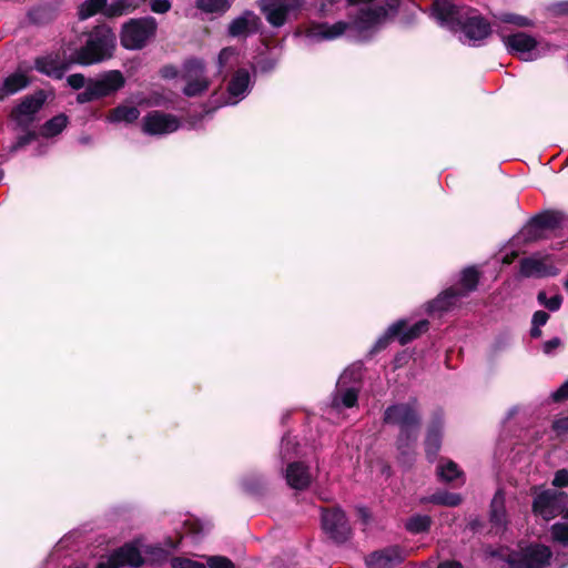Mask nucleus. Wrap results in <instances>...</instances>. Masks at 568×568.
Masks as SVG:
<instances>
[{
	"instance_id": "40",
	"label": "nucleus",
	"mask_w": 568,
	"mask_h": 568,
	"mask_svg": "<svg viewBox=\"0 0 568 568\" xmlns=\"http://www.w3.org/2000/svg\"><path fill=\"white\" fill-rule=\"evenodd\" d=\"M236 59H237V52L235 49L224 48L223 50H221L219 58H217L220 71H223L227 67H232L233 62L236 61Z\"/></svg>"
},
{
	"instance_id": "52",
	"label": "nucleus",
	"mask_w": 568,
	"mask_h": 568,
	"mask_svg": "<svg viewBox=\"0 0 568 568\" xmlns=\"http://www.w3.org/2000/svg\"><path fill=\"white\" fill-rule=\"evenodd\" d=\"M561 344V341L558 337H554L549 341H547L544 346V353L551 354L556 348H558Z\"/></svg>"
},
{
	"instance_id": "11",
	"label": "nucleus",
	"mask_w": 568,
	"mask_h": 568,
	"mask_svg": "<svg viewBox=\"0 0 568 568\" xmlns=\"http://www.w3.org/2000/svg\"><path fill=\"white\" fill-rule=\"evenodd\" d=\"M303 4L304 0H262L260 7L267 22L280 28L291 14L300 11Z\"/></svg>"
},
{
	"instance_id": "34",
	"label": "nucleus",
	"mask_w": 568,
	"mask_h": 568,
	"mask_svg": "<svg viewBox=\"0 0 568 568\" xmlns=\"http://www.w3.org/2000/svg\"><path fill=\"white\" fill-rule=\"evenodd\" d=\"M196 7L206 13H224L230 7V0H196Z\"/></svg>"
},
{
	"instance_id": "4",
	"label": "nucleus",
	"mask_w": 568,
	"mask_h": 568,
	"mask_svg": "<svg viewBox=\"0 0 568 568\" xmlns=\"http://www.w3.org/2000/svg\"><path fill=\"white\" fill-rule=\"evenodd\" d=\"M115 34L106 26H99L88 36L85 44L73 53V60L82 65L102 62L112 57Z\"/></svg>"
},
{
	"instance_id": "24",
	"label": "nucleus",
	"mask_w": 568,
	"mask_h": 568,
	"mask_svg": "<svg viewBox=\"0 0 568 568\" xmlns=\"http://www.w3.org/2000/svg\"><path fill=\"white\" fill-rule=\"evenodd\" d=\"M463 298L457 292V287H450L440 293L435 300L428 303L429 313H443L457 306Z\"/></svg>"
},
{
	"instance_id": "33",
	"label": "nucleus",
	"mask_w": 568,
	"mask_h": 568,
	"mask_svg": "<svg viewBox=\"0 0 568 568\" xmlns=\"http://www.w3.org/2000/svg\"><path fill=\"white\" fill-rule=\"evenodd\" d=\"M141 0H111L106 7L109 16H121L135 10L140 6Z\"/></svg>"
},
{
	"instance_id": "36",
	"label": "nucleus",
	"mask_w": 568,
	"mask_h": 568,
	"mask_svg": "<svg viewBox=\"0 0 568 568\" xmlns=\"http://www.w3.org/2000/svg\"><path fill=\"white\" fill-rule=\"evenodd\" d=\"M430 526V517L427 515H416L410 517L405 527L408 531L413 534H419L426 531Z\"/></svg>"
},
{
	"instance_id": "15",
	"label": "nucleus",
	"mask_w": 568,
	"mask_h": 568,
	"mask_svg": "<svg viewBox=\"0 0 568 568\" xmlns=\"http://www.w3.org/2000/svg\"><path fill=\"white\" fill-rule=\"evenodd\" d=\"M184 79L186 85L183 92L187 97L200 95L209 88V81L204 75V63L199 59L189 60L184 64Z\"/></svg>"
},
{
	"instance_id": "37",
	"label": "nucleus",
	"mask_w": 568,
	"mask_h": 568,
	"mask_svg": "<svg viewBox=\"0 0 568 568\" xmlns=\"http://www.w3.org/2000/svg\"><path fill=\"white\" fill-rule=\"evenodd\" d=\"M106 7V0H87L80 8V18L82 20L95 14Z\"/></svg>"
},
{
	"instance_id": "58",
	"label": "nucleus",
	"mask_w": 568,
	"mask_h": 568,
	"mask_svg": "<svg viewBox=\"0 0 568 568\" xmlns=\"http://www.w3.org/2000/svg\"><path fill=\"white\" fill-rule=\"evenodd\" d=\"M511 262V258H508L507 256L504 257V263H510Z\"/></svg>"
},
{
	"instance_id": "38",
	"label": "nucleus",
	"mask_w": 568,
	"mask_h": 568,
	"mask_svg": "<svg viewBox=\"0 0 568 568\" xmlns=\"http://www.w3.org/2000/svg\"><path fill=\"white\" fill-rule=\"evenodd\" d=\"M550 534L554 541L568 547V523L559 521L554 524Z\"/></svg>"
},
{
	"instance_id": "1",
	"label": "nucleus",
	"mask_w": 568,
	"mask_h": 568,
	"mask_svg": "<svg viewBox=\"0 0 568 568\" xmlns=\"http://www.w3.org/2000/svg\"><path fill=\"white\" fill-rule=\"evenodd\" d=\"M351 6H361L355 19L348 23H317L307 30L313 41H331L347 33L358 41L366 40L389 16H393L399 0H347Z\"/></svg>"
},
{
	"instance_id": "56",
	"label": "nucleus",
	"mask_w": 568,
	"mask_h": 568,
	"mask_svg": "<svg viewBox=\"0 0 568 568\" xmlns=\"http://www.w3.org/2000/svg\"><path fill=\"white\" fill-rule=\"evenodd\" d=\"M190 568H206L204 564L202 562H197V561H193L192 560V564H191V567Z\"/></svg>"
},
{
	"instance_id": "25",
	"label": "nucleus",
	"mask_w": 568,
	"mask_h": 568,
	"mask_svg": "<svg viewBox=\"0 0 568 568\" xmlns=\"http://www.w3.org/2000/svg\"><path fill=\"white\" fill-rule=\"evenodd\" d=\"M490 523L496 532L504 531L507 525V515L505 509V495L497 490L490 504Z\"/></svg>"
},
{
	"instance_id": "19",
	"label": "nucleus",
	"mask_w": 568,
	"mask_h": 568,
	"mask_svg": "<svg viewBox=\"0 0 568 568\" xmlns=\"http://www.w3.org/2000/svg\"><path fill=\"white\" fill-rule=\"evenodd\" d=\"M403 558V550L397 546H390L372 552L366 558V565L368 568H392L399 564Z\"/></svg>"
},
{
	"instance_id": "6",
	"label": "nucleus",
	"mask_w": 568,
	"mask_h": 568,
	"mask_svg": "<svg viewBox=\"0 0 568 568\" xmlns=\"http://www.w3.org/2000/svg\"><path fill=\"white\" fill-rule=\"evenodd\" d=\"M156 21L152 17L131 19L123 24L121 43L130 50L142 49L156 31Z\"/></svg>"
},
{
	"instance_id": "51",
	"label": "nucleus",
	"mask_w": 568,
	"mask_h": 568,
	"mask_svg": "<svg viewBox=\"0 0 568 568\" xmlns=\"http://www.w3.org/2000/svg\"><path fill=\"white\" fill-rule=\"evenodd\" d=\"M552 428L558 434H564V433L568 432V417H561V418L556 419L552 424Z\"/></svg>"
},
{
	"instance_id": "49",
	"label": "nucleus",
	"mask_w": 568,
	"mask_h": 568,
	"mask_svg": "<svg viewBox=\"0 0 568 568\" xmlns=\"http://www.w3.org/2000/svg\"><path fill=\"white\" fill-rule=\"evenodd\" d=\"M549 318V315L544 311H537L532 316V325L535 326H544Z\"/></svg>"
},
{
	"instance_id": "13",
	"label": "nucleus",
	"mask_w": 568,
	"mask_h": 568,
	"mask_svg": "<svg viewBox=\"0 0 568 568\" xmlns=\"http://www.w3.org/2000/svg\"><path fill=\"white\" fill-rule=\"evenodd\" d=\"M180 120L169 113L152 111L142 120V130L149 135H164L175 132L180 128Z\"/></svg>"
},
{
	"instance_id": "12",
	"label": "nucleus",
	"mask_w": 568,
	"mask_h": 568,
	"mask_svg": "<svg viewBox=\"0 0 568 568\" xmlns=\"http://www.w3.org/2000/svg\"><path fill=\"white\" fill-rule=\"evenodd\" d=\"M322 527L326 535L336 542H344L351 536L348 520L344 511L338 508L323 511Z\"/></svg>"
},
{
	"instance_id": "14",
	"label": "nucleus",
	"mask_w": 568,
	"mask_h": 568,
	"mask_svg": "<svg viewBox=\"0 0 568 568\" xmlns=\"http://www.w3.org/2000/svg\"><path fill=\"white\" fill-rule=\"evenodd\" d=\"M501 41L509 53L517 54L524 61H532L538 58L536 39L524 32L501 36Z\"/></svg>"
},
{
	"instance_id": "10",
	"label": "nucleus",
	"mask_w": 568,
	"mask_h": 568,
	"mask_svg": "<svg viewBox=\"0 0 568 568\" xmlns=\"http://www.w3.org/2000/svg\"><path fill=\"white\" fill-rule=\"evenodd\" d=\"M567 503L568 495L566 493L546 489L536 495L532 509L537 516L550 520L564 513Z\"/></svg>"
},
{
	"instance_id": "22",
	"label": "nucleus",
	"mask_w": 568,
	"mask_h": 568,
	"mask_svg": "<svg viewBox=\"0 0 568 568\" xmlns=\"http://www.w3.org/2000/svg\"><path fill=\"white\" fill-rule=\"evenodd\" d=\"M285 478L287 485L294 489H304L312 481L308 467L301 462H293L287 465Z\"/></svg>"
},
{
	"instance_id": "62",
	"label": "nucleus",
	"mask_w": 568,
	"mask_h": 568,
	"mask_svg": "<svg viewBox=\"0 0 568 568\" xmlns=\"http://www.w3.org/2000/svg\"><path fill=\"white\" fill-rule=\"evenodd\" d=\"M565 223H566V222H565V221H562V224H561V226H560L561 229H565Z\"/></svg>"
},
{
	"instance_id": "61",
	"label": "nucleus",
	"mask_w": 568,
	"mask_h": 568,
	"mask_svg": "<svg viewBox=\"0 0 568 568\" xmlns=\"http://www.w3.org/2000/svg\"><path fill=\"white\" fill-rule=\"evenodd\" d=\"M565 287H566V290L568 291V278H567V280H566V282H565Z\"/></svg>"
},
{
	"instance_id": "32",
	"label": "nucleus",
	"mask_w": 568,
	"mask_h": 568,
	"mask_svg": "<svg viewBox=\"0 0 568 568\" xmlns=\"http://www.w3.org/2000/svg\"><path fill=\"white\" fill-rule=\"evenodd\" d=\"M437 474L440 480L450 483L455 479L462 478L463 473L459 469L458 465L449 459H442L438 467Z\"/></svg>"
},
{
	"instance_id": "16",
	"label": "nucleus",
	"mask_w": 568,
	"mask_h": 568,
	"mask_svg": "<svg viewBox=\"0 0 568 568\" xmlns=\"http://www.w3.org/2000/svg\"><path fill=\"white\" fill-rule=\"evenodd\" d=\"M520 274L525 277H545L558 274L551 256L548 254H535L520 262Z\"/></svg>"
},
{
	"instance_id": "2",
	"label": "nucleus",
	"mask_w": 568,
	"mask_h": 568,
	"mask_svg": "<svg viewBox=\"0 0 568 568\" xmlns=\"http://www.w3.org/2000/svg\"><path fill=\"white\" fill-rule=\"evenodd\" d=\"M432 17L469 45H477L491 33L489 22L476 9L458 6L453 0H434Z\"/></svg>"
},
{
	"instance_id": "50",
	"label": "nucleus",
	"mask_w": 568,
	"mask_h": 568,
	"mask_svg": "<svg viewBox=\"0 0 568 568\" xmlns=\"http://www.w3.org/2000/svg\"><path fill=\"white\" fill-rule=\"evenodd\" d=\"M170 562L172 568H190L192 560L183 557H173Z\"/></svg>"
},
{
	"instance_id": "5",
	"label": "nucleus",
	"mask_w": 568,
	"mask_h": 568,
	"mask_svg": "<svg viewBox=\"0 0 568 568\" xmlns=\"http://www.w3.org/2000/svg\"><path fill=\"white\" fill-rule=\"evenodd\" d=\"M552 552L541 544H530L507 554L505 561L509 568H546L550 565Z\"/></svg>"
},
{
	"instance_id": "28",
	"label": "nucleus",
	"mask_w": 568,
	"mask_h": 568,
	"mask_svg": "<svg viewBox=\"0 0 568 568\" xmlns=\"http://www.w3.org/2000/svg\"><path fill=\"white\" fill-rule=\"evenodd\" d=\"M463 498L459 494L449 493L447 490H437L429 496L420 498V504H434L438 506L456 507L462 503Z\"/></svg>"
},
{
	"instance_id": "44",
	"label": "nucleus",
	"mask_w": 568,
	"mask_h": 568,
	"mask_svg": "<svg viewBox=\"0 0 568 568\" xmlns=\"http://www.w3.org/2000/svg\"><path fill=\"white\" fill-rule=\"evenodd\" d=\"M150 8L154 13H166L171 9L170 0H149Z\"/></svg>"
},
{
	"instance_id": "27",
	"label": "nucleus",
	"mask_w": 568,
	"mask_h": 568,
	"mask_svg": "<svg viewBox=\"0 0 568 568\" xmlns=\"http://www.w3.org/2000/svg\"><path fill=\"white\" fill-rule=\"evenodd\" d=\"M442 429H443V425L438 420V422L433 423L427 430V436H426V440H425V450H426L427 458L430 462L436 458L437 453L439 452L440 443H442Z\"/></svg>"
},
{
	"instance_id": "39",
	"label": "nucleus",
	"mask_w": 568,
	"mask_h": 568,
	"mask_svg": "<svg viewBox=\"0 0 568 568\" xmlns=\"http://www.w3.org/2000/svg\"><path fill=\"white\" fill-rule=\"evenodd\" d=\"M498 19L504 23H511L521 28L534 26V22L529 18L515 13H500Z\"/></svg>"
},
{
	"instance_id": "42",
	"label": "nucleus",
	"mask_w": 568,
	"mask_h": 568,
	"mask_svg": "<svg viewBox=\"0 0 568 568\" xmlns=\"http://www.w3.org/2000/svg\"><path fill=\"white\" fill-rule=\"evenodd\" d=\"M537 298L540 304L551 312L558 311L562 303V297L560 295H554L552 297L547 298L545 292H539Z\"/></svg>"
},
{
	"instance_id": "46",
	"label": "nucleus",
	"mask_w": 568,
	"mask_h": 568,
	"mask_svg": "<svg viewBox=\"0 0 568 568\" xmlns=\"http://www.w3.org/2000/svg\"><path fill=\"white\" fill-rule=\"evenodd\" d=\"M552 485L555 487H568V470L559 469L555 473Z\"/></svg>"
},
{
	"instance_id": "43",
	"label": "nucleus",
	"mask_w": 568,
	"mask_h": 568,
	"mask_svg": "<svg viewBox=\"0 0 568 568\" xmlns=\"http://www.w3.org/2000/svg\"><path fill=\"white\" fill-rule=\"evenodd\" d=\"M207 566L210 568H235L233 562L226 557L212 556L207 558Z\"/></svg>"
},
{
	"instance_id": "41",
	"label": "nucleus",
	"mask_w": 568,
	"mask_h": 568,
	"mask_svg": "<svg viewBox=\"0 0 568 568\" xmlns=\"http://www.w3.org/2000/svg\"><path fill=\"white\" fill-rule=\"evenodd\" d=\"M296 442L290 435H286L282 439L281 444V457L283 460L290 459L296 453Z\"/></svg>"
},
{
	"instance_id": "57",
	"label": "nucleus",
	"mask_w": 568,
	"mask_h": 568,
	"mask_svg": "<svg viewBox=\"0 0 568 568\" xmlns=\"http://www.w3.org/2000/svg\"><path fill=\"white\" fill-rule=\"evenodd\" d=\"M174 74H175V73H174L171 69H169V68H165V69L163 70V75H164V77H166V78H169V77H173Z\"/></svg>"
},
{
	"instance_id": "47",
	"label": "nucleus",
	"mask_w": 568,
	"mask_h": 568,
	"mask_svg": "<svg viewBox=\"0 0 568 568\" xmlns=\"http://www.w3.org/2000/svg\"><path fill=\"white\" fill-rule=\"evenodd\" d=\"M34 133H27L22 136H20L16 143H13L10 146V152H17L19 149L23 148L24 145L29 144L34 139Z\"/></svg>"
},
{
	"instance_id": "3",
	"label": "nucleus",
	"mask_w": 568,
	"mask_h": 568,
	"mask_svg": "<svg viewBox=\"0 0 568 568\" xmlns=\"http://www.w3.org/2000/svg\"><path fill=\"white\" fill-rule=\"evenodd\" d=\"M384 423L399 427L397 449L402 457H408L416 446L420 416L416 400L395 404L384 413Z\"/></svg>"
},
{
	"instance_id": "54",
	"label": "nucleus",
	"mask_w": 568,
	"mask_h": 568,
	"mask_svg": "<svg viewBox=\"0 0 568 568\" xmlns=\"http://www.w3.org/2000/svg\"><path fill=\"white\" fill-rule=\"evenodd\" d=\"M358 514L361 516V519L363 520V523L367 524L368 520H369V513L367 509L365 508H358Z\"/></svg>"
},
{
	"instance_id": "29",
	"label": "nucleus",
	"mask_w": 568,
	"mask_h": 568,
	"mask_svg": "<svg viewBox=\"0 0 568 568\" xmlns=\"http://www.w3.org/2000/svg\"><path fill=\"white\" fill-rule=\"evenodd\" d=\"M36 69L49 77L61 79L64 74V68L58 60L51 57L39 58L36 60Z\"/></svg>"
},
{
	"instance_id": "35",
	"label": "nucleus",
	"mask_w": 568,
	"mask_h": 568,
	"mask_svg": "<svg viewBox=\"0 0 568 568\" xmlns=\"http://www.w3.org/2000/svg\"><path fill=\"white\" fill-rule=\"evenodd\" d=\"M67 123L68 118L64 114H59L44 123L41 133L45 138L54 136L62 132Z\"/></svg>"
},
{
	"instance_id": "9",
	"label": "nucleus",
	"mask_w": 568,
	"mask_h": 568,
	"mask_svg": "<svg viewBox=\"0 0 568 568\" xmlns=\"http://www.w3.org/2000/svg\"><path fill=\"white\" fill-rule=\"evenodd\" d=\"M428 321L422 320L407 327L406 321L399 320L392 324L386 333L377 339L373 351L378 352L386 348L394 338H397L402 345H405L425 333L428 329Z\"/></svg>"
},
{
	"instance_id": "53",
	"label": "nucleus",
	"mask_w": 568,
	"mask_h": 568,
	"mask_svg": "<svg viewBox=\"0 0 568 568\" xmlns=\"http://www.w3.org/2000/svg\"><path fill=\"white\" fill-rule=\"evenodd\" d=\"M437 568H463L460 564L456 561H446L440 564Z\"/></svg>"
},
{
	"instance_id": "60",
	"label": "nucleus",
	"mask_w": 568,
	"mask_h": 568,
	"mask_svg": "<svg viewBox=\"0 0 568 568\" xmlns=\"http://www.w3.org/2000/svg\"><path fill=\"white\" fill-rule=\"evenodd\" d=\"M564 511H565V517H567V518H568V507H567V508H565V510H564Z\"/></svg>"
},
{
	"instance_id": "31",
	"label": "nucleus",
	"mask_w": 568,
	"mask_h": 568,
	"mask_svg": "<svg viewBox=\"0 0 568 568\" xmlns=\"http://www.w3.org/2000/svg\"><path fill=\"white\" fill-rule=\"evenodd\" d=\"M478 284V272L474 267L465 268L460 276V288L457 292L460 297H466L470 292L475 291Z\"/></svg>"
},
{
	"instance_id": "48",
	"label": "nucleus",
	"mask_w": 568,
	"mask_h": 568,
	"mask_svg": "<svg viewBox=\"0 0 568 568\" xmlns=\"http://www.w3.org/2000/svg\"><path fill=\"white\" fill-rule=\"evenodd\" d=\"M552 399L555 402L565 400L568 398V379L556 390L552 393Z\"/></svg>"
},
{
	"instance_id": "18",
	"label": "nucleus",
	"mask_w": 568,
	"mask_h": 568,
	"mask_svg": "<svg viewBox=\"0 0 568 568\" xmlns=\"http://www.w3.org/2000/svg\"><path fill=\"white\" fill-rule=\"evenodd\" d=\"M251 75L247 70L240 69L232 77L229 87L227 94L224 101L226 105H235L242 101L250 92Z\"/></svg>"
},
{
	"instance_id": "26",
	"label": "nucleus",
	"mask_w": 568,
	"mask_h": 568,
	"mask_svg": "<svg viewBox=\"0 0 568 568\" xmlns=\"http://www.w3.org/2000/svg\"><path fill=\"white\" fill-rule=\"evenodd\" d=\"M28 77L20 71L13 72L8 75L0 88V99H4L9 95H13L19 91L23 90L29 84Z\"/></svg>"
},
{
	"instance_id": "7",
	"label": "nucleus",
	"mask_w": 568,
	"mask_h": 568,
	"mask_svg": "<svg viewBox=\"0 0 568 568\" xmlns=\"http://www.w3.org/2000/svg\"><path fill=\"white\" fill-rule=\"evenodd\" d=\"M362 376L359 366L346 368L337 381L336 390L332 399V406L335 408L354 407L358 398V386Z\"/></svg>"
},
{
	"instance_id": "45",
	"label": "nucleus",
	"mask_w": 568,
	"mask_h": 568,
	"mask_svg": "<svg viewBox=\"0 0 568 568\" xmlns=\"http://www.w3.org/2000/svg\"><path fill=\"white\" fill-rule=\"evenodd\" d=\"M67 81H68V84L74 90H79L82 88L85 89V87L88 84L84 75L81 73H74V74L69 75Z\"/></svg>"
},
{
	"instance_id": "59",
	"label": "nucleus",
	"mask_w": 568,
	"mask_h": 568,
	"mask_svg": "<svg viewBox=\"0 0 568 568\" xmlns=\"http://www.w3.org/2000/svg\"><path fill=\"white\" fill-rule=\"evenodd\" d=\"M564 11L568 13V2L564 4Z\"/></svg>"
},
{
	"instance_id": "20",
	"label": "nucleus",
	"mask_w": 568,
	"mask_h": 568,
	"mask_svg": "<svg viewBox=\"0 0 568 568\" xmlns=\"http://www.w3.org/2000/svg\"><path fill=\"white\" fill-rule=\"evenodd\" d=\"M558 222L555 215L546 214L535 216L523 229L521 236L525 241H537L544 237L545 231L554 230Z\"/></svg>"
},
{
	"instance_id": "21",
	"label": "nucleus",
	"mask_w": 568,
	"mask_h": 568,
	"mask_svg": "<svg viewBox=\"0 0 568 568\" xmlns=\"http://www.w3.org/2000/svg\"><path fill=\"white\" fill-rule=\"evenodd\" d=\"M260 18L253 11H244L235 18L229 26V34L232 37H242L254 33L258 30Z\"/></svg>"
},
{
	"instance_id": "17",
	"label": "nucleus",
	"mask_w": 568,
	"mask_h": 568,
	"mask_svg": "<svg viewBox=\"0 0 568 568\" xmlns=\"http://www.w3.org/2000/svg\"><path fill=\"white\" fill-rule=\"evenodd\" d=\"M143 564V557L138 547L126 544L114 550L105 562L99 564L97 568H120L129 565L140 567Z\"/></svg>"
},
{
	"instance_id": "8",
	"label": "nucleus",
	"mask_w": 568,
	"mask_h": 568,
	"mask_svg": "<svg viewBox=\"0 0 568 568\" xmlns=\"http://www.w3.org/2000/svg\"><path fill=\"white\" fill-rule=\"evenodd\" d=\"M124 84L120 71H109L97 80H90L85 89L77 97L79 103H87L111 94Z\"/></svg>"
},
{
	"instance_id": "55",
	"label": "nucleus",
	"mask_w": 568,
	"mask_h": 568,
	"mask_svg": "<svg viewBox=\"0 0 568 568\" xmlns=\"http://www.w3.org/2000/svg\"><path fill=\"white\" fill-rule=\"evenodd\" d=\"M530 335L535 338L539 337L541 335L540 326L532 325Z\"/></svg>"
},
{
	"instance_id": "23",
	"label": "nucleus",
	"mask_w": 568,
	"mask_h": 568,
	"mask_svg": "<svg viewBox=\"0 0 568 568\" xmlns=\"http://www.w3.org/2000/svg\"><path fill=\"white\" fill-rule=\"evenodd\" d=\"M43 100L37 97H27L13 110L12 116L19 125H28L33 121L34 114L41 109Z\"/></svg>"
},
{
	"instance_id": "30",
	"label": "nucleus",
	"mask_w": 568,
	"mask_h": 568,
	"mask_svg": "<svg viewBox=\"0 0 568 568\" xmlns=\"http://www.w3.org/2000/svg\"><path fill=\"white\" fill-rule=\"evenodd\" d=\"M140 115V111L136 106L132 105H120L113 109L108 115V120L112 123H131L135 121Z\"/></svg>"
}]
</instances>
